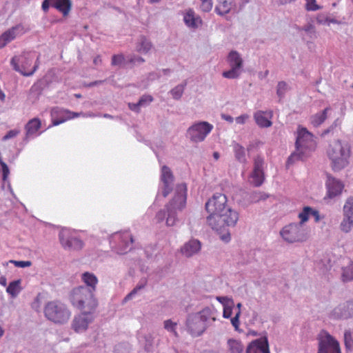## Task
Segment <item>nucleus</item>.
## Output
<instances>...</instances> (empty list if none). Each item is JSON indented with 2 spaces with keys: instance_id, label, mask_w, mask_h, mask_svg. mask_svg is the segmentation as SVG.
Segmentation results:
<instances>
[{
  "instance_id": "nucleus-43",
  "label": "nucleus",
  "mask_w": 353,
  "mask_h": 353,
  "mask_svg": "<svg viewBox=\"0 0 353 353\" xmlns=\"http://www.w3.org/2000/svg\"><path fill=\"white\" fill-rule=\"evenodd\" d=\"M144 61V59L138 55L130 54L126 56V64H130L132 65H140Z\"/></svg>"
},
{
  "instance_id": "nucleus-49",
  "label": "nucleus",
  "mask_w": 353,
  "mask_h": 353,
  "mask_svg": "<svg viewBox=\"0 0 353 353\" xmlns=\"http://www.w3.org/2000/svg\"><path fill=\"white\" fill-rule=\"evenodd\" d=\"M126 64V57H125L123 54H114L112 58V65H121L122 63Z\"/></svg>"
},
{
  "instance_id": "nucleus-53",
  "label": "nucleus",
  "mask_w": 353,
  "mask_h": 353,
  "mask_svg": "<svg viewBox=\"0 0 353 353\" xmlns=\"http://www.w3.org/2000/svg\"><path fill=\"white\" fill-rule=\"evenodd\" d=\"M202 3L200 6L201 9L202 11L208 12L210 11L212 8V0H205V1H201Z\"/></svg>"
},
{
  "instance_id": "nucleus-12",
  "label": "nucleus",
  "mask_w": 353,
  "mask_h": 353,
  "mask_svg": "<svg viewBox=\"0 0 353 353\" xmlns=\"http://www.w3.org/2000/svg\"><path fill=\"white\" fill-rule=\"evenodd\" d=\"M213 125L207 121H199L190 126L187 130V136L195 143L203 141L211 132Z\"/></svg>"
},
{
  "instance_id": "nucleus-8",
  "label": "nucleus",
  "mask_w": 353,
  "mask_h": 353,
  "mask_svg": "<svg viewBox=\"0 0 353 353\" xmlns=\"http://www.w3.org/2000/svg\"><path fill=\"white\" fill-rule=\"evenodd\" d=\"M34 56L32 52H23L19 56H14L10 61L13 69L24 77L32 76L38 69L39 65V56L37 57L34 65L30 71L28 69L32 65Z\"/></svg>"
},
{
  "instance_id": "nucleus-35",
  "label": "nucleus",
  "mask_w": 353,
  "mask_h": 353,
  "mask_svg": "<svg viewBox=\"0 0 353 353\" xmlns=\"http://www.w3.org/2000/svg\"><path fill=\"white\" fill-rule=\"evenodd\" d=\"M187 85V81L185 80L182 83L177 85L174 88H172L170 93L171 94L172 98L176 100H179L182 97L185 88Z\"/></svg>"
},
{
  "instance_id": "nucleus-24",
  "label": "nucleus",
  "mask_w": 353,
  "mask_h": 353,
  "mask_svg": "<svg viewBox=\"0 0 353 353\" xmlns=\"http://www.w3.org/2000/svg\"><path fill=\"white\" fill-rule=\"evenodd\" d=\"M41 125V121L38 118L30 119L25 125L26 139L35 134V133L40 129Z\"/></svg>"
},
{
  "instance_id": "nucleus-31",
  "label": "nucleus",
  "mask_w": 353,
  "mask_h": 353,
  "mask_svg": "<svg viewBox=\"0 0 353 353\" xmlns=\"http://www.w3.org/2000/svg\"><path fill=\"white\" fill-rule=\"evenodd\" d=\"M232 6V1L227 0L226 1L221 2V4H217L215 7V11L219 15L223 16L230 12Z\"/></svg>"
},
{
  "instance_id": "nucleus-6",
  "label": "nucleus",
  "mask_w": 353,
  "mask_h": 353,
  "mask_svg": "<svg viewBox=\"0 0 353 353\" xmlns=\"http://www.w3.org/2000/svg\"><path fill=\"white\" fill-rule=\"evenodd\" d=\"M70 300L72 305L79 310L95 311L98 306V301L94 292L85 288L83 285L74 288L70 292Z\"/></svg>"
},
{
  "instance_id": "nucleus-59",
  "label": "nucleus",
  "mask_w": 353,
  "mask_h": 353,
  "mask_svg": "<svg viewBox=\"0 0 353 353\" xmlns=\"http://www.w3.org/2000/svg\"><path fill=\"white\" fill-rule=\"evenodd\" d=\"M232 314V307L231 306H224L223 317L225 319H229Z\"/></svg>"
},
{
  "instance_id": "nucleus-16",
  "label": "nucleus",
  "mask_w": 353,
  "mask_h": 353,
  "mask_svg": "<svg viewBox=\"0 0 353 353\" xmlns=\"http://www.w3.org/2000/svg\"><path fill=\"white\" fill-rule=\"evenodd\" d=\"M353 317V301L342 303L334 307L330 314V318L334 320H345Z\"/></svg>"
},
{
  "instance_id": "nucleus-33",
  "label": "nucleus",
  "mask_w": 353,
  "mask_h": 353,
  "mask_svg": "<svg viewBox=\"0 0 353 353\" xmlns=\"http://www.w3.org/2000/svg\"><path fill=\"white\" fill-rule=\"evenodd\" d=\"M151 42L145 37H141L137 45V50L140 53L146 54L151 49Z\"/></svg>"
},
{
  "instance_id": "nucleus-57",
  "label": "nucleus",
  "mask_w": 353,
  "mask_h": 353,
  "mask_svg": "<svg viewBox=\"0 0 353 353\" xmlns=\"http://www.w3.org/2000/svg\"><path fill=\"white\" fill-rule=\"evenodd\" d=\"M240 315H241V312L237 311L235 316L231 319V323L233 325V327H234L235 330H239Z\"/></svg>"
},
{
  "instance_id": "nucleus-1",
  "label": "nucleus",
  "mask_w": 353,
  "mask_h": 353,
  "mask_svg": "<svg viewBox=\"0 0 353 353\" xmlns=\"http://www.w3.org/2000/svg\"><path fill=\"white\" fill-rule=\"evenodd\" d=\"M239 213L230 206L219 214H209L207 223L212 230L220 234V239L225 243L231 239L230 227H234L239 220Z\"/></svg>"
},
{
  "instance_id": "nucleus-7",
  "label": "nucleus",
  "mask_w": 353,
  "mask_h": 353,
  "mask_svg": "<svg viewBox=\"0 0 353 353\" xmlns=\"http://www.w3.org/2000/svg\"><path fill=\"white\" fill-rule=\"evenodd\" d=\"M43 312L48 321L59 325L67 323L71 316V312L66 305L57 300L46 303Z\"/></svg>"
},
{
  "instance_id": "nucleus-10",
  "label": "nucleus",
  "mask_w": 353,
  "mask_h": 353,
  "mask_svg": "<svg viewBox=\"0 0 353 353\" xmlns=\"http://www.w3.org/2000/svg\"><path fill=\"white\" fill-rule=\"evenodd\" d=\"M134 240L128 231L115 232L110 237V245L118 254H125L132 249Z\"/></svg>"
},
{
  "instance_id": "nucleus-21",
  "label": "nucleus",
  "mask_w": 353,
  "mask_h": 353,
  "mask_svg": "<svg viewBox=\"0 0 353 353\" xmlns=\"http://www.w3.org/2000/svg\"><path fill=\"white\" fill-rule=\"evenodd\" d=\"M183 21L188 27L193 29L199 28V26L202 23L201 17L196 15L194 10L192 9H189L185 13L183 16Z\"/></svg>"
},
{
  "instance_id": "nucleus-9",
  "label": "nucleus",
  "mask_w": 353,
  "mask_h": 353,
  "mask_svg": "<svg viewBox=\"0 0 353 353\" xmlns=\"http://www.w3.org/2000/svg\"><path fill=\"white\" fill-rule=\"evenodd\" d=\"M283 239L289 243H302L307 241L308 235L301 223H291L284 226L280 231Z\"/></svg>"
},
{
  "instance_id": "nucleus-51",
  "label": "nucleus",
  "mask_w": 353,
  "mask_h": 353,
  "mask_svg": "<svg viewBox=\"0 0 353 353\" xmlns=\"http://www.w3.org/2000/svg\"><path fill=\"white\" fill-rule=\"evenodd\" d=\"M21 132L19 129H14L8 131L5 136L3 137L2 141H6L8 139L16 137Z\"/></svg>"
},
{
  "instance_id": "nucleus-27",
  "label": "nucleus",
  "mask_w": 353,
  "mask_h": 353,
  "mask_svg": "<svg viewBox=\"0 0 353 353\" xmlns=\"http://www.w3.org/2000/svg\"><path fill=\"white\" fill-rule=\"evenodd\" d=\"M52 7L63 13V16L68 14L71 8L70 0H53Z\"/></svg>"
},
{
  "instance_id": "nucleus-63",
  "label": "nucleus",
  "mask_w": 353,
  "mask_h": 353,
  "mask_svg": "<svg viewBox=\"0 0 353 353\" xmlns=\"http://www.w3.org/2000/svg\"><path fill=\"white\" fill-rule=\"evenodd\" d=\"M249 118L248 114H242L236 118V122L239 124H244L246 120Z\"/></svg>"
},
{
  "instance_id": "nucleus-4",
  "label": "nucleus",
  "mask_w": 353,
  "mask_h": 353,
  "mask_svg": "<svg viewBox=\"0 0 353 353\" xmlns=\"http://www.w3.org/2000/svg\"><path fill=\"white\" fill-rule=\"evenodd\" d=\"M296 151L290 154L286 162V168H289L295 161L307 158L311 151L314 149L315 143L313 135L306 128H301L296 137Z\"/></svg>"
},
{
  "instance_id": "nucleus-64",
  "label": "nucleus",
  "mask_w": 353,
  "mask_h": 353,
  "mask_svg": "<svg viewBox=\"0 0 353 353\" xmlns=\"http://www.w3.org/2000/svg\"><path fill=\"white\" fill-rule=\"evenodd\" d=\"M311 216H314V221L316 223L319 222L321 217H320L319 212L318 210L313 209L312 208Z\"/></svg>"
},
{
  "instance_id": "nucleus-54",
  "label": "nucleus",
  "mask_w": 353,
  "mask_h": 353,
  "mask_svg": "<svg viewBox=\"0 0 353 353\" xmlns=\"http://www.w3.org/2000/svg\"><path fill=\"white\" fill-rule=\"evenodd\" d=\"M0 165L2 168V171H3V181H7V179H8V174H9V168L7 165V164L3 161L1 159H0Z\"/></svg>"
},
{
  "instance_id": "nucleus-52",
  "label": "nucleus",
  "mask_w": 353,
  "mask_h": 353,
  "mask_svg": "<svg viewBox=\"0 0 353 353\" xmlns=\"http://www.w3.org/2000/svg\"><path fill=\"white\" fill-rule=\"evenodd\" d=\"M145 284H138L125 297V301L131 299L140 290L145 288Z\"/></svg>"
},
{
  "instance_id": "nucleus-3",
  "label": "nucleus",
  "mask_w": 353,
  "mask_h": 353,
  "mask_svg": "<svg viewBox=\"0 0 353 353\" xmlns=\"http://www.w3.org/2000/svg\"><path fill=\"white\" fill-rule=\"evenodd\" d=\"M216 310L205 307L199 312L189 314L186 320L188 332L194 337L201 336L216 320Z\"/></svg>"
},
{
  "instance_id": "nucleus-23",
  "label": "nucleus",
  "mask_w": 353,
  "mask_h": 353,
  "mask_svg": "<svg viewBox=\"0 0 353 353\" xmlns=\"http://www.w3.org/2000/svg\"><path fill=\"white\" fill-rule=\"evenodd\" d=\"M81 279L85 284V285H83L85 288L90 290L91 292H95L97 285L98 283V279L93 273L88 272H84L82 274Z\"/></svg>"
},
{
  "instance_id": "nucleus-18",
  "label": "nucleus",
  "mask_w": 353,
  "mask_h": 353,
  "mask_svg": "<svg viewBox=\"0 0 353 353\" xmlns=\"http://www.w3.org/2000/svg\"><path fill=\"white\" fill-rule=\"evenodd\" d=\"M161 179L163 183V190L162 194L163 197H166L172 189V183L174 176L171 170L166 165L161 168Z\"/></svg>"
},
{
  "instance_id": "nucleus-32",
  "label": "nucleus",
  "mask_w": 353,
  "mask_h": 353,
  "mask_svg": "<svg viewBox=\"0 0 353 353\" xmlns=\"http://www.w3.org/2000/svg\"><path fill=\"white\" fill-rule=\"evenodd\" d=\"M341 280L344 283L353 281V262L342 268Z\"/></svg>"
},
{
  "instance_id": "nucleus-41",
  "label": "nucleus",
  "mask_w": 353,
  "mask_h": 353,
  "mask_svg": "<svg viewBox=\"0 0 353 353\" xmlns=\"http://www.w3.org/2000/svg\"><path fill=\"white\" fill-rule=\"evenodd\" d=\"M311 211H312L311 207L305 206L303 208L302 212H301L298 215V217L301 220L300 222H299L298 223H301V225H303V223L307 221V220L309 219V217L311 215Z\"/></svg>"
},
{
  "instance_id": "nucleus-14",
  "label": "nucleus",
  "mask_w": 353,
  "mask_h": 353,
  "mask_svg": "<svg viewBox=\"0 0 353 353\" xmlns=\"http://www.w3.org/2000/svg\"><path fill=\"white\" fill-rule=\"evenodd\" d=\"M81 313L74 316L72 327L76 332H83L85 331L90 323H91L94 317L95 311H88V310H80Z\"/></svg>"
},
{
  "instance_id": "nucleus-40",
  "label": "nucleus",
  "mask_w": 353,
  "mask_h": 353,
  "mask_svg": "<svg viewBox=\"0 0 353 353\" xmlns=\"http://www.w3.org/2000/svg\"><path fill=\"white\" fill-rule=\"evenodd\" d=\"M343 216L353 217V197L350 196L346 200L343 206Z\"/></svg>"
},
{
  "instance_id": "nucleus-22",
  "label": "nucleus",
  "mask_w": 353,
  "mask_h": 353,
  "mask_svg": "<svg viewBox=\"0 0 353 353\" xmlns=\"http://www.w3.org/2000/svg\"><path fill=\"white\" fill-rule=\"evenodd\" d=\"M201 249V243L199 241L192 239L186 243L181 248V253L187 257H190L197 253Z\"/></svg>"
},
{
  "instance_id": "nucleus-26",
  "label": "nucleus",
  "mask_w": 353,
  "mask_h": 353,
  "mask_svg": "<svg viewBox=\"0 0 353 353\" xmlns=\"http://www.w3.org/2000/svg\"><path fill=\"white\" fill-rule=\"evenodd\" d=\"M228 61L231 68L241 70L243 67V59L240 54L236 50H232L228 57Z\"/></svg>"
},
{
  "instance_id": "nucleus-47",
  "label": "nucleus",
  "mask_w": 353,
  "mask_h": 353,
  "mask_svg": "<svg viewBox=\"0 0 353 353\" xmlns=\"http://www.w3.org/2000/svg\"><path fill=\"white\" fill-rule=\"evenodd\" d=\"M154 98L150 94H144L139 99L138 101V105H140L141 107H145L150 105L151 102H152Z\"/></svg>"
},
{
  "instance_id": "nucleus-61",
  "label": "nucleus",
  "mask_w": 353,
  "mask_h": 353,
  "mask_svg": "<svg viewBox=\"0 0 353 353\" xmlns=\"http://www.w3.org/2000/svg\"><path fill=\"white\" fill-rule=\"evenodd\" d=\"M336 127V121L333 123L327 129L323 131L321 133V137H325L330 132H332L334 129Z\"/></svg>"
},
{
  "instance_id": "nucleus-29",
  "label": "nucleus",
  "mask_w": 353,
  "mask_h": 353,
  "mask_svg": "<svg viewBox=\"0 0 353 353\" xmlns=\"http://www.w3.org/2000/svg\"><path fill=\"white\" fill-rule=\"evenodd\" d=\"M265 112L261 110L256 112L254 119L256 124L261 128H268L272 124V121L265 117Z\"/></svg>"
},
{
  "instance_id": "nucleus-11",
  "label": "nucleus",
  "mask_w": 353,
  "mask_h": 353,
  "mask_svg": "<svg viewBox=\"0 0 353 353\" xmlns=\"http://www.w3.org/2000/svg\"><path fill=\"white\" fill-rule=\"evenodd\" d=\"M316 339L317 353H341L339 343L327 331L322 330Z\"/></svg>"
},
{
  "instance_id": "nucleus-42",
  "label": "nucleus",
  "mask_w": 353,
  "mask_h": 353,
  "mask_svg": "<svg viewBox=\"0 0 353 353\" xmlns=\"http://www.w3.org/2000/svg\"><path fill=\"white\" fill-rule=\"evenodd\" d=\"M269 195L263 192H253L250 196V200L252 203H257L261 200H265Z\"/></svg>"
},
{
  "instance_id": "nucleus-39",
  "label": "nucleus",
  "mask_w": 353,
  "mask_h": 353,
  "mask_svg": "<svg viewBox=\"0 0 353 353\" xmlns=\"http://www.w3.org/2000/svg\"><path fill=\"white\" fill-rule=\"evenodd\" d=\"M353 227V217L350 216H343V219L340 224L341 230L347 233L349 232Z\"/></svg>"
},
{
  "instance_id": "nucleus-17",
  "label": "nucleus",
  "mask_w": 353,
  "mask_h": 353,
  "mask_svg": "<svg viewBox=\"0 0 353 353\" xmlns=\"http://www.w3.org/2000/svg\"><path fill=\"white\" fill-rule=\"evenodd\" d=\"M80 113L73 112L63 108L56 107L51 110L53 125H58L68 119L77 117Z\"/></svg>"
},
{
  "instance_id": "nucleus-46",
  "label": "nucleus",
  "mask_w": 353,
  "mask_h": 353,
  "mask_svg": "<svg viewBox=\"0 0 353 353\" xmlns=\"http://www.w3.org/2000/svg\"><path fill=\"white\" fill-rule=\"evenodd\" d=\"M264 160L262 157L258 156L254 160L253 171L263 172Z\"/></svg>"
},
{
  "instance_id": "nucleus-38",
  "label": "nucleus",
  "mask_w": 353,
  "mask_h": 353,
  "mask_svg": "<svg viewBox=\"0 0 353 353\" xmlns=\"http://www.w3.org/2000/svg\"><path fill=\"white\" fill-rule=\"evenodd\" d=\"M250 178L252 179V183L254 186L259 187L263 184L265 179L264 172L252 171L250 174Z\"/></svg>"
},
{
  "instance_id": "nucleus-37",
  "label": "nucleus",
  "mask_w": 353,
  "mask_h": 353,
  "mask_svg": "<svg viewBox=\"0 0 353 353\" xmlns=\"http://www.w3.org/2000/svg\"><path fill=\"white\" fill-rule=\"evenodd\" d=\"M289 85L284 81H279L276 86V95L279 98V101L282 100L285 94L290 90Z\"/></svg>"
},
{
  "instance_id": "nucleus-45",
  "label": "nucleus",
  "mask_w": 353,
  "mask_h": 353,
  "mask_svg": "<svg viewBox=\"0 0 353 353\" xmlns=\"http://www.w3.org/2000/svg\"><path fill=\"white\" fill-rule=\"evenodd\" d=\"M240 75V70L231 68L230 70L223 72V77L227 79H236Z\"/></svg>"
},
{
  "instance_id": "nucleus-19",
  "label": "nucleus",
  "mask_w": 353,
  "mask_h": 353,
  "mask_svg": "<svg viewBox=\"0 0 353 353\" xmlns=\"http://www.w3.org/2000/svg\"><path fill=\"white\" fill-rule=\"evenodd\" d=\"M23 32L24 28L21 24H18L3 32L0 36V48H3L7 43L14 39L18 34Z\"/></svg>"
},
{
  "instance_id": "nucleus-36",
  "label": "nucleus",
  "mask_w": 353,
  "mask_h": 353,
  "mask_svg": "<svg viewBox=\"0 0 353 353\" xmlns=\"http://www.w3.org/2000/svg\"><path fill=\"white\" fill-rule=\"evenodd\" d=\"M255 341H259V342L256 343L259 353H270L267 336L261 337Z\"/></svg>"
},
{
  "instance_id": "nucleus-48",
  "label": "nucleus",
  "mask_w": 353,
  "mask_h": 353,
  "mask_svg": "<svg viewBox=\"0 0 353 353\" xmlns=\"http://www.w3.org/2000/svg\"><path fill=\"white\" fill-rule=\"evenodd\" d=\"M176 323L172 321L170 319L164 321V328L168 332H172L175 336L178 335L176 331Z\"/></svg>"
},
{
  "instance_id": "nucleus-55",
  "label": "nucleus",
  "mask_w": 353,
  "mask_h": 353,
  "mask_svg": "<svg viewBox=\"0 0 353 353\" xmlns=\"http://www.w3.org/2000/svg\"><path fill=\"white\" fill-rule=\"evenodd\" d=\"M305 8L308 11H316L320 8V7L316 3V0H310L307 2Z\"/></svg>"
},
{
  "instance_id": "nucleus-13",
  "label": "nucleus",
  "mask_w": 353,
  "mask_h": 353,
  "mask_svg": "<svg viewBox=\"0 0 353 353\" xmlns=\"http://www.w3.org/2000/svg\"><path fill=\"white\" fill-rule=\"evenodd\" d=\"M59 239L65 250H81L84 245L83 241L72 234L68 229H63L60 231Z\"/></svg>"
},
{
  "instance_id": "nucleus-56",
  "label": "nucleus",
  "mask_w": 353,
  "mask_h": 353,
  "mask_svg": "<svg viewBox=\"0 0 353 353\" xmlns=\"http://www.w3.org/2000/svg\"><path fill=\"white\" fill-rule=\"evenodd\" d=\"M10 263H14L16 267L19 268H26L30 267L32 264L31 261H14L11 260L10 261Z\"/></svg>"
},
{
  "instance_id": "nucleus-34",
  "label": "nucleus",
  "mask_w": 353,
  "mask_h": 353,
  "mask_svg": "<svg viewBox=\"0 0 353 353\" xmlns=\"http://www.w3.org/2000/svg\"><path fill=\"white\" fill-rule=\"evenodd\" d=\"M228 346L230 353H242L243 351V345L241 342L235 339H229Z\"/></svg>"
},
{
  "instance_id": "nucleus-62",
  "label": "nucleus",
  "mask_w": 353,
  "mask_h": 353,
  "mask_svg": "<svg viewBox=\"0 0 353 353\" xmlns=\"http://www.w3.org/2000/svg\"><path fill=\"white\" fill-rule=\"evenodd\" d=\"M316 21L319 24H325L328 21V18L324 14H319L316 17Z\"/></svg>"
},
{
  "instance_id": "nucleus-58",
  "label": "nucleus",
  "mask_w": 353,
  "mask_h": 353,
  "mask_svg": "<svg viewBox=\"0 0 353 353\" xmlns=\"http://www.w3.org/2000/svg\"><path fill=\"white\" fill-rule=\"evenodd\" d=\"M259 341H252L246 349V353H259L257 350V347L256 346V343H257Z\"/></svg>"
},
{
  "instance_id": "nucleus-44",
  "label": "nucleus",
  "mask_w": 353,
  "mask_h": 353,
  "mask_svg": "<svg viewBox=\"0 0 353 353\" xmlns=\"http://www.w3.org/2000/svg\"><path fill=\"white\" fill-rule=\"evenodd\" d=\"M344 342L345 347L350 350L353 347V336L350 330H345L344 332Z\"/></svg>"
},
{
  "instance_id": "nucleus-15",
  "label": "nucleus",
  "mask_w": 353,
  "mask_h": 353,
  "mask_svg": "<svg viewBox=\"0 0 353 353\" xmlns=\"http://www.w3.org/2000/svg\"><path fill=\"white\" fill-rule=\"evenodd\" d=\"M228 199L225 194H214L205 203V210L210 214H219L229 207L227 205Z\"/></svg>"
},
{
  "instance_id": "nucleus-20",
  "label": "nucleus",
  "mask_w": 353,
  "mask_h": 353,
  "mask_svg": "<svg viewBox=\"0 0 353 353\" xmlns=\"http://www.w3.org/2000/svg\"><path fill=\"white\" fill-rule=\"evenodd\" d=\"M326 187L327 189V196L330 199H332L341 194L344 186L340 181L328 176Z\"/></svg>"
},
{
  "instance_id": "nucleus-60",
  "label": "nucleus",
  "mask_w": 353,
  "mask_h": 353,
  "mask_svg": "<svg viewBox=\"0 0 353 353\" xmlns=\"http://www.w3.org/2000/svg\"><path fill=\"white\" fill-rule=\"evenodd\" d=\"M52 2L53 0H44L41 5L42 10L46 12L48 10L50 6L52 7Z\"/></svg>"
},
{
  "instance_id": "nucleus-5",
  "label": "nucleus",
  "mask_w": 353,
  "mask_h": 353,
  "mask_svg": "<svg viewBox=\"0 0 353 353\" xmlns=\"http://www.w3.org/2000/svg\"><path fill=\"white\" fill-rule=\"evenodd\" d=\"M327 153L334 171L341 170L348 165L350 148L346 142L334 140L330 144Z\"/></svg>"
},
{
  "instance_id": "nucleus-2",
  "label": "nucleus",
  "mask_w": 353,
  "mask_h": 353,
  "mask_svg": "<svg viewBox=\"0 0 353 353\" xmlns=\"http://www.w3.org/2000/svg\"><path fill=\"white\" fill-rule=\"evenodd\" d=\"M187 199V186L185 183L178 184L171 201L165 206L164 210L159 211L156 214L157 222L161 223L166 219L168 226H173L177 221V212L185 205Z\"/></svg>"
},
{
  "instance_id": "nucleus-30",
  "label": "nucleus",
  "mask_w": 353,
  "mask_h": 353,
  "mask_svg": "<svg viewBox=\"0 0 353 353\" xmlns=\"http://www.w3.org/2000/svg\"><path fill=\"white\" fill-rule=\"evenodd\" d=\"M21 280L17 279L10 282L6 288V292L12 298H16L22 290L21 287Z\"/></svg>"
},
{
  "instance_id": "nucleus-28",
  "label": "nucleus",
  "mask_w": 353,
  "mask_h": 353,
  "mask_svg": "<svg viewBox=\"0 0 353 353\" xmlns=\"http://www.w3.org/2000/svg\"><path fill=\"white\" fill-rule=\"evenodd\" d=\"M232 147L236 159L241 163H245L247 159L244 147L235 141L232 142Z\"/></svg>"
},
{
  "instance_id": "nucleus-50",
  "label": "nucleus",
  "mask_w": 353,
  "mask_h": 353,
  "mask_svg": "<svg viewBox=\"0 0 353 353\" xmlns=\"http://www.w3.org/2000/svg\"><path fill=\"white\" fill-rule=\"evenodd\" d=\"M301 30L306 32L311 39L316 37L315 28L312 24H307L303 26Z\"/></svg>"
},
{
  "instance_id": "nucleus-25",
  "label": "nucleus",
  "mask_w": 353,
  "mask_h": 353,
  "mask_svg": "<svg viewBox=\"0 0 353 353\" xmlns=\"http://www.w3.org/2000/svg\"><path fill=\"white\" fill-rule=\"evenodd\" d=\"M330 110V108L327 107L322 112L312 115L310 118L311 124L315 128L320 126L326 120Z\"/></svg>"
}]
</instances>
